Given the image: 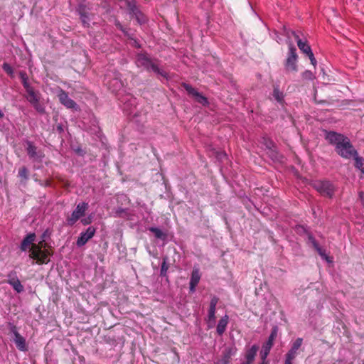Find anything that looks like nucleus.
Listing matches in <instances>:
<instances>
[{
	"instance_id": "7ed1b4c3",
	"label": "nucleus",
	"mask_w": 364,
	"mask_h": 364,
	"mask_svg": "<svg viewBox=\"0 0 364 364\" xmlns=\"http://www.w3.org/2000/svg\"><path fill=\"white\" fill-rule=\"evenodd\" d=\"M336 151L344 159H350L358 154L357 151L354 149L348 138H346L343 142L336 147Z\"/></svg>"
},
{
	"instance_id": "423d86ee",
	"label": "nucleus",
	"mask_w": 364,
	"mask_h": 364,
	"mask_svg": "<svg viewBox=\"0 0 364 364\" xmlns=\"http://www.w3.org/2000/svg\"><path fill=\"white\" fill-rule=\"evenodd\" d=\"M87 208L88 203H87L83 202L77 204L71 215L67 218L68 224L70 226L73 225L80 218L85 215Z\"/></svg>"
},
{
	"instance_id": "e433bc0d",
	"label": "nucleus",
	"mask_w": 364,
	"mask_h": 364,
	"mask_svg": "<svg viewBox=\"0 0 364 364\" xmlns=\"http://www.w3.org/2000/svg\"><path fill=\"white\" fill-rule=\"evenodd\" d=\"M317 252L319 254V255L321 257H322L323 258H324L325 259L328 260V257L326 256V253H325V250H323L321 247H318V249L316 250Z\"/></svg>"
},
{
	"instance_id": "ea45409f",
	"label": "nucleus",
	"mask_w": 364,
	"mask_h": 364,
	"mask_svg": "<svg viewBox=\"0 0 364 364\" xmlns=\"http://www.w3.org/2000/svg\"><path fill=\"white\" fill-rule=\"evenodd\" d=\"M291 31H293L292 30H290V29H287L285 28H284V35L287 36V38L290 40L291 37L294 36L291 34Z\"/></svg>"
},
{
	"instance_id": "72a5a7b5",
	"label": "nucleus",
	"mask_w": 364,
	"mask_h": 364,
	"mask_svg": "<svg viewBox=\"0 0 364 364\" xmlns=\"http://www.w3.org/2000/svg\"><path fill=\"white\" fill-rule=\"evenodd\" d=\"M7 277L8 279L4 281V282L9 284V282H11V281H14L16 279H18V276H17V272L16 271H11L8 273L7 274Z\"/></svg>"
},
{
	"instance_id": "c03bdc74",
	"label": "nucleus",
	"mask_w": 364,
	"mask_h": 364,
	"mask_svg": "<svg viewBox=\"0 0 364 364\" xmlns=\"http://www.w3.org/2000/svg\"><path fill=\"white\" fill-rule=\"evenodd\" d=\"M312 246L316 250L318 249V247H320L318 243L316 242V240L312 242Z\"/></svg>"
},
{
	"instance_id": "7c9ffc66",
	"label": "nucleus",
	"mask_w": 364,
	"mask_h": 364,
	"mask_svg": "<svg viewBox=\"0 0 364 364\" xmlns=\"http://www.w3.org/2000/svg\"><path fill=\"white\" fill-rule=\"evenodd\" d=\"M273 96L278 102H282L284 100V94L279 90L278 86L274 87Z\"/></svg>"
},
{
	"instance_id": "49530a36",
	"label": "nucleus",
	"mask_w": 364,
	"mask_h": 364,
	"mask_svg": "<svg viewBox=\"0 0 364 364\" xmlns=\"http://www.w3.org/2000/svg\"><path fill=\"white\" fill-rule=\"evenodd\" d=\"M45 186H51V181L50 180H46L44 183Z\"/></svg>"
},
{
	"instance_id": "09e8293b",
	"label": "nucleus",
	"mask_w": 364,
	"mask_h": 364,
	"mask_svg": "<svg viewBox=\"0 0 364 364\" xmlns=\"http://www.w3.org/2000/svg\"><path fill=\"white\" fill-rule=\"evenodd\" d=\"M259 364H269V363H268V361L266 359V360H262V363H259Z\"/></svg>"
},
{
	"instance_id": "a211bd4d",
	"label": "nucleus",
	"mask_w": 364,
	"mask_h": 364,
	"mask_svg": "<svg viewBox=\"0 0 364 364\" xmlns=\"http://www.w3.org/2000/svg\"><path fill=\"white\" fill-rule=\"evenodd\" d=\"M36 239V234L33 232L28 234L22 240L20 246L21 251H26L30 245L32 246Z\"/></svg>"
},
{
	"instance_id": "1a4fd4ad",
	"label": "nucleus",
	"mask_w": 364,
	"mask_h": 364,
	"mask_svg": "<svg viewBox=\"0 0 364 364\" xmlns=\"http://www.w3.org/2000/svg\"><path fill=\"white\" fill-rule=\"evenodd\" d=\"M276 336H277V329L274 328L272 330L270 336L268 338L267 341L265 343H264V345L262 346V349L260 351L261 360L267 359V358L270 352V350L274 345V341Z\"/></svg>"
},
{
	"instance_id": "412c9836",
	"label": "nucleus",
	"mask_w": 364,
	"mask_h": 364,
	"mask_svg": "<svg viewBox=\"0 0 364 364\" xmlns=\"http://www.w3.org/2000/svg\"><path fill=\"white\" fill-rule=\"evenodd\" d=\"M79 14L80 16V20L82 23V25L85 27H89L90 26V22L91 21V14L87 12L85 9L80 8L79 10Z\"/></svg>"
},
{
	"instance_id": "3c124183",
	"label": "nucleus",
	"mask_w": 364,
	"mask_h": 364,
	"mask_svg": "<svg viewBox=\"0 0 364 364\" xmlns=\"http://www.w3.org/2000/svg\"><path fill=\"white\" fill-rule=\"evenodd\" d=\"M242 364H253V363H251V362H249V361L245 360V362H243Z\"/></svg>"
},
{
	"instance_id": "2f4dec72",
	"label": "nucleus",
	"mask_w": 364,
	"mask_h": 364,
	"mask_svg": "<svg viewBox=\"0 0 364 364\" xmlns=\"http://www.w3.org/2000/svg\"><path fill=\"white\" fill-rule=\"evenodd\" d=\"M167 260H168L167 257H165L163 258V262L161 264V271H160V275L161 277L166 276V273H167V271L168 269V265L167 264Z\"/></svg>"
},
{
	"instance_id": "cd10ccee",
	"label": "nucleus",
	"mask_w": 364,
	"mask_h": 364,
	"mask_svg": "<svg viewBox=\"0 0 364 364\" xmlns=\"http://www.w3.org/2000/svg\"><path fill=\"white\" fill-rule=\"evenodd\" d=\"M149 230L154 233V236L158 239L164 240L166 237V235L158 228L151 227Z\"/></svg>"
},
{
	"instance_id": "5701e85b",
	"label": "nucleus",
	"mask_w": 364,
	"mask_h": 364,
	"mask_svg": "<svg viewBox=\"0 0 364 364\" xmlns=\"http://www.w3.org/2000/svg\"><path fill=\"white\" fill-rule=\"evenodd\" d=\"M26 92L27 93L26 97L30 104L40 100L41 94L38 92H36L33 87L26 90Z\"/></svg>"
},
{
	"instance_id": "aec40b11",
	"label": "nucleus",
	"mask_w": 364,
	"mask_h": 364,
	"mask_svg": "<svg viewBox=\"0 0 364 364\" xmlns=\"http://www.w3.org/2000/svg\"><path fill=\"white\" fill-rule=\"evenodd\" d=\"M258 350L259 346L257 345H253L250 348L247 349L245 355V360L253 363Z\"/></svg>"
},
{
	"instance_id": "ddd939ff",
	"label": "nucleus",
	"mask_w": 364,
	"mask_h": 364,
	"mask_svg": "<svg viewBox=\"0 0 364 364\" xmlns=\"http://www.w3.org/2000/svg\"><path fill=\"white\" fill-rule=\"evenodd\" d=\"M348 138L341 134H338L335 132H328L326 134V139L333 145H335V148L339 146L344 139Z\"/></svg>"
},
{
	"instance_id": "4468645a",
	"label": "nucleus",
	"mask_w": 364,
	"mask_h": 364,
	"mask_svg": "<svg viewBox=\"0 0 364 364\" xmlns=\"http://www.w3.org/2000/svg\"><path fill=\"white\" fill-rule=\"evenodd\" d=\"M12 332L14 335V341L17 348L21 351H26L28 350L25 338L17 331L16 327H13Z\"/></svg>"
},
{
	"instance_id": "37998d69",
	"label": "nucleus",
	"mask_w": 364,
	"mask_h": 364,
	"mask_svg": "<svg viewBox=\"0 0 364 364\" xmlns=\"http://www.w3.org/2000/svg\"><path fill=\"white\" fill-rule=\"evenodd\" d=\"M62 183H63V186L68 189L70 186V183L68 181H62Z\"/></svg>"
},
{
	"instance_id": "f3484780",
	"label": "nucleus",
	"mask_w": 364,
	"mask_h": 364,
	"mask_svg": "<svg viewBox=\"0 0 364 364\" xmlns=\"http://www.w3.org/2000/svg\"><path fill=\"white\" fill-rule=\"evenodd\" d=\"M200 279V274L198 269H194L192 271L190 280V291H195L196 287L198 285Z\"/></svg>"
},
{
	"instance_id": "dca6fc26",
	"label": "nucleus",
	"mask_w": 364,
	"mask_h": 364,
	"mask_svg": "<svg viewBox=\"0 0 364 364\" xmlns=\"http://www.w3.org/2000/svg\"><path fill=\"white\" fill-rule=\"evenodd\" d=\"M236 348L233 347L226 348L222 355V358L220 360V364H228L230 362L231 357L235 355Z\"/></svg>"
},
{
	"instance_id": "8fccbe9b",
	"label": "nucleus",
	"mask_w": 364,
	"mask_h": 364,
	"mask_svg": "<svg viewBox=\"0 0 364 364\" xmlns=\"http://www.w3.org/2000/svg\"><path fill=\"white\" fill-rule=\"evenodd\" d=\"M4 116V114L3 113V112L0 109V119L1 118H3Z\"/></svg>"
},
{
	"instance_id": "864d4df0",
	"label": "nucleus",
	"mask_w": 364,
	"mask_h": 364,
	"mask_svg": "<svg viewBox=\"0 0 364 364\" xmlns=\"http://www.w3.org/2000/svg\"><path fill=\"white\" fill-rule=\"evenodd\" d=\"M77 152L80 154L81 152V150L80 149H77Z\"/></svg>"
},
{
	"instance_id": "20e7f679",
	"label": "nucleus",
	"mask_w": 364,
	"mask_h": 364,
	"mask_svg": "<svg viewBox=\"0 0 364 364\" xmlns=\"http://www.w3.org/2000/svg\"><path fill=\"white\" fill-rule=\"evenodd\" d=\"M315 189L322 196L331 198L336 191L335 186L329 181H317L314 183Z\"/></svg>"
},
{
	"instance_id": "c9c22d12",
	"label": "nucleus",
	"mask_w": 364,
	"mask_h": 364,
	"mask_svg": "<svg viewBox=\"0 0 364 364\" xmlns=\"http://www.w3.org/2000/svg\"><path fill=\"white\" fill-rule=\"evenodd\" d=\"M301 75L304 80H312L315 78L314 73L310 70H305L302 73Z\"/></svg>"
},
{
	"instance_id": "c756f323",
	"label": "nucleus",
	"mask_w": 364,
	"mask_h": 364,
	"mask_svg": "<svg viewBox=\"0 0 364 364\" xmlns=\"http://www.w3.org/2000/svg\"><path fill=\"white\" fill-rule=\"evenodd\" d=\"M268 154L274 161H280L282 157L277 151L276 146L272 148V149L268 150Z\"/></svg>"
},
{
	"instance_id": "79ce46f5",
	"label": "nucleus",
	"mask_w": 364,
	"mask_h": 364,
	"mask_svg": "<svg viewBox=\"0 0 364 364\" xmlns=\"http://www.w3.org/2000/svg\"><path fill=\"white\" fill-rule=\"evenodd\" d=\"M359 198L362 202V204L364 205V192L363 191L359 192Z\"/></svg>"
},
{
	"instance_id": "393cba45",
	"label": "nucleus",
	"mask_w": 364,
	"mask_h": 364,
	"mask_svg": "<svg viewBox=\"0 0 364 364\" xmlns=\"http://www.w3.org/2000/svg\"><path fill=\"white\" fill-rule=\"evenodd\" d=\"M18 176L21 179V182L26 183L28 179V170L26 166H22L18 169Z\"/></svg>"
},
{
	"instance_id": "9b49d317",
	"label": "nucleus",
	"mask_w": 364,
	"mask_h": 364,
	"mask_svg": "<svg viewBox=\"0 0 364 364\" xmlns=\"http://www.w3.org/2000/svg\"><path fill=\"white\" fill-rule=\"evenodd\" d=\"M26 144V151L28 156L34 161L41 162L44 157L43 153L41 151H38L37 147L31 141H28Z\"/></svg>"
},
{
	"instance_id": "603ef678",
	"label": "nucleus",
	"mask_w": 364,
	"mask_h": 364,
	"mask_svg": "<svg viewBox=\"0 0 364 364\" xmlns=\"http://www.w3.org/2000/svg\"><path fill=\"white\" fill-rule=\"evenodd\" d=\"M318 103H326V101L325 100H323V101H319V102H317Z\"/></svg>"
},
{
	"instance_id": "473e14b6",
	"label": "nucleus",
	"mask_w": 364,
	"mask_h": 364,
	"mask_svg": "<svg viewBox=\"0 0 364 364\" xmlns=\"http://www.w3.org/2000/svg\"><path fill=\"white\" fill-rule=\"evenodd\" d=\"M263 144L268 150L272 149V148L276 146L272 140L266 137L263 138Z\"/></svg>"
},
{
	"instance_id": "f03ea898",
	"label": "nucleus",
	"mask_w": 364,
	"mask_h": 364,
	"mask_svg": "<svg viewBox=\"0 0 364 364\" xmlns=\"http://www.w3.org/2000/svg\"><path fill=\"white\" fill-rule=\"evenodd\" d=\"M135 63L138 68H144L147 71L151 70L155 73L160 75L166 79L169 77L168 73L161 70L146 53H138L136 57Z\"/></svg>"
},
{
	"instance_id": "a18cd8bd",
	"label": "nucleus",
	"mask_w": 364,
	"mask_h": 364,
	"mask_svg": "<svg viewBox=\"0 0 364 364\" xmlns=\"http://www.w3.org/2000/svg\"><path fill=\"white\" fill-rule=\"evenodd\" d=\"M284 364H293V360L285 358Z\"/></svg>"
},
{
	"instance_id": "bb28decb",
	"label": "nucleus",
	"mask_w": 364,
	"mask_h": 364,
	"mask_svg": "<svg viewBox=\"0 0 364 364\" xmlns=\"http://www.w3.org/2000/svg\"><path fill=\"white\" fill-rule=\"evenodd\" d=\"M9 284H10L17 293H21L24 290L23 286L21 284L18 279L11 281Z\"/></svg>"
},
{
	"instance_id": "6e6552de",
	"label": "nucleus",
	"mask_w": 364,
	"mask_h": 364,
	"mask_svg": "<svg viewBox=\"0 0 364 364\" xmlns=\"http://www.w3.org/2000/svg\"><path fill=\"white\" fill-rule=\"evenodd\" d=\"M58 97L60 102L68 109H77V105L76 102L68 97V93L61 88L58 89Z\"/></svg>"
},
{
	"instance_id": "a19ab883",
	"label": "nucleus",
	"mask_w": 364,
	"mask_h": 364,
	"mask_svg": "<svg viewBox=\"0 0 364 364\" xmlns=\"http://www.w3.org/2000/svg\"><path fill=\"white\" fill-rule=\"evenodd\" d=\"M50 232H49V230L47 229L45 230V232L42 234L41 235V239H44L46 240V237H48L50 235Z\"/></svg>"
},
{
	"instance_id": "a878e982",
	"label": "nucleus",
	"mask_w": 364,
	"mask_h": 364,
	"mask_svg": "<svg viewBox=\"0 0 364 364\" xmlns=\"http://www.w3.org/2000/svg\"><path fill=\"white\" fill-rule=\"evenodd\" d=\"M33 108L36 109L37 112H38L41 114H44L46 113V107L44 106V104L38 100V101H36L35 102H33L31 104Z\"/></svg>"
},
{
	"instance_id": "f8f14e48",
	"label": "nucleus",
	"mask_w": 364,
	"mask_h": 364,
	"mask_svg": "<svg viewBox=\"0 0 364 364\" xmlns=\"http://www.w3.org/2000/svg\"><path fill=\"white\" fill-rule=\"evenodd\" d=\"M303 343V338H297L291 344V348L285 355V358L294 360L299 354V350Z\"/></svg>"
},
{
	"instance_id": "9d476101",
	"label": "nucleus",
	"mask_w": 364,
	"mask_h": 364,
	"mask_svg": "<svg viewBox=\"0 0 364 364\" xmlns=\"http://www.w3.org/2000/svg\"><path fill=\"white\" fill-rule=\"evenodd\" d=\"M95 232L96 228L93 226H90L85 232H82L77 240V246L85 245L95 235Z\"/></svg>"
},
{
	"instance_id": "4c0bfd02",
	"label": "nucleus",
	"mask_w": 364,
	"mask_h": 364,
	"mask_svg": "<svg viewBox=\"0 0 364 364\" xmlns=\"http://www.w3.org/2000/svg\"><path fill=\"white\" fill-rule=\"evenodd\" d=\"M309 58V60L311 61V63L314 65V66H316V60L314 55V53L311 52L309 54L307 55Z\"/></svg>"
},
{
	"instance_id": "39448f33",
	"label": "nucleus",
	"mask_w": 364,
	"mask_h": 364,
	"mask_svg": "<svg viewBox=\"0 0 364 364\" xmlns=\"http://www.w3.org/2000/svg\"><path fill=\"white\" fill-rule=\"evenodd\" d=\"M289 44V53L288 57L285 62V69L287 71H292V72H297V54H296V49L293 46V43L291 41L288 42Z\"/></svg>"
},
{
	"instance_id": "f704fd0d",
	"label": "nucleus",
	"mask_w": 364,
	"mask_h": 364,
	"mask_svg": "<svg viewBox=\"0 0 364 364\" xmlns=\"http://www.w3.org/2000/svg\"><path fill=\"white\" fill-rule=\"evenodd\" d=\"M3 70L11 77H13L14 70L12 67L7 63H4L2 65Z\"/></svg>"
},
{
	"instance_id": "f257e3e1",
	"label": "nucleus",
	"mask_w": 364,
	"mask_h": 364,
	"mask_svg": "<svg viewBox=\"0 0 364 364\" xmlns=\"http://www.w3.org/2000/svg\"><path fill=\"white\" fill-rule=\"evenodd\" d=\"M47 242L44 239L38 244H33L30 249V258L36 260L38 264H48L52 252L46 248Z\"/></svg>"
},
{
	"instance_id": "58836bf2",
	"label": "nucleus",
	"mask_w": 364,
	"mask_h": 364,
	"mask_svg": "<svg viewBox=\"0 0 364 364\" xmlns=\"http://www.w3.org/2000/svg\"><path fill=\"white\" fill-rule=\"evenodd\" d=\"M83 225H87L92 223V218L90 216L81 220Z\"/></svg>"
},
{
	"instance_id": "c85d7f7f",
	"label": "nucleus",
	"mask_w": 364,
	"mask_h": 364,
	"mask_svg": "<svg viewBox=\"0 0 364 364\" xmlns=\"http://www.w3.org/2000/svg\"><path fill=\"white\" fill-rule=\"evenodd\" d=\"M355 159V166L357 168L361 171L362 173H364V159L358 156V154L353 156Z\"/></svg>"
},
{
	"instance_id": "2eb2a0df",
	"label": "nucleus",
	"mask_w": 364,
	"mask_h": 364,
	"mask_svg": "<svg viewBox=\"0 0 364 364\" xmlns=\"http://www.w3.org/2000/svg\"><path fill=\"white\" fill-rule=\"evenodd\" d=\"M291 33L296 41L297 46L301 51L306 55L312 52L311 47L306 43V41H303L301 40L295 31H291Z\"/></svg>"
},
{
	"instance_id": "b1692460",
	"label": "nucleus",
	"mask_w": 364,
	"mask_h": 364,
	"mask_svg": "<svg viewBox=\"0 0 364 364\" xmlns=\"http://www.w3.org/2000/svg\"><path fill=\"white\" fill-rule=\"evenodd\" d=\"M19 77L26 91L33 87L28 82V77L26 71L21 70L19 72Z\"/></svg>"
},
{
	"instance_id": "de8ad7c7",
	"label": "nucleus",
	"mask_w": 364,
	"mask_h": 364,
	"mask_svg": "<svg viewBox=\"0 0 364 364\" xmlns=\"http://www.w3.org/2000/svg\"><path fill=\"white\" fill-rule=\"evenodd\" d=\"M309 240L312 243L314 240H315V238L312 235H309Z\"/></svg>"
},
{
	"instance_id": "4be33fe9",
	"label": "nucleus",
	"mask_w": 364,
	"mask_h": 364,
	"mask_svg": "<svg viewBox=\"0 0 364 364\" xmlns=\"http://www.w3.org/2000/svg\"><path fill=\"white\" fill-rule=\"evenodd\" d=\"M228 316L225 315L219 320L216 329L217 333L219 336H222L225 333L228 323Z\"/></svg>"
},
{
	"instance_id": "0eeeda50",
	"label": "nucleus",
	"mask_w": 364,
	"mask_h": 364,
	"mask_svg": "<svg viewBox=\"0 0 364 364\" xmlns=\"http://www.w3.org/2000/svg\"><path fill=\"white\" fill-rule=\"evenodd\" d=\"M183 87L187 91L188 94L192 95L195 100L201 104L202 105H208V99L198 92L195 88H193L191 85L187 83L182 84Z\"/></svg>"
},
{
	"instance_id": "6ab92c4d",
	"label": "nucleus",
	"mask_w": 364,
	"mask_h": 364,
	"mask_svg": "<svg viewBox=\"0 0 364 364\" xmlns=\"http://www.w3.org/2000/svg\"><path fill=\"white\" fill-rule=\"evenodd\" d=\"M218 302V298L216 296H213L210 302V307L208 310V320L209 321L214 322L215 320V311L216 306Z\"/></svg>"
}]
</instances>
